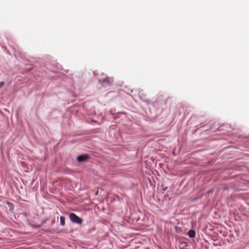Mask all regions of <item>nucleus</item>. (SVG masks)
<instances>
[{
  "instance_id": "obj_2",
  "label": "nucleus",
  "mask_w": 249,
  "mask_h": 249,
  "mask_svg": "<svg viewBox=\"0 0 249 249\" xmlns=\"http://www.w3.org/2000/svg\"><path fill=\"white\" fill-rule=\"evenodd\" d=\"M89 158V156L86 155H82L79 156H78L77 158V160L78 162H82L86 160Z\"/></svg>"
},
{
  "instance_id": "obj_1",
  "label": "nucleus",
  "mask_w": 249,
  "mask_h": 249,
  "mask_svg": "<svg viewBox=\"0 0 249 249\" xmlns=\"http://www.w3.org/2000/svg\"><path fill=\"white\" fill-rule=\"evenodd\" d=\"M71 220L75 223L80 224L82 223L83 220L76 215L75 213H71L69 215Z\"/></svg>"
},
{
  "instance_id": "obj_5",
  "label": "nucleus",
  "mask_w": 249,
  "mask_h": 249,
  "mask_svg": "<svg viewBox=\"0 0 249 249\" xmlns=\"http://www.w3.org/2000/svg\"><path fill=\"white\" fill-rule=\"evenodd\" d=\"M4 84V82H0V87H2L3 86V85Z\"/></svg>"
},
{
  "instance_id": "obj_3",
  "label": "nucleus",
  "mask_w": 249,
  "mask_h": 249,
  "mask_svg": "<svg viewBox=\"0 0 249 249\" xmlns=\"http://www.w3.org/2000/svg\"><path fill=\"white\" fill-rule=\"evenodd\" d=\"M188 234L191 238H194L196 236V232L193 230H190L189 231Z\"/></svg>"
},
{
  "instance_id": "obj_4",
  "label": "nucleus",
  "mask_w": 249,
  "mask_h": 249,
  "mask_svg": "<svg viewBox=\"0 0 249 249\" xmlns=\"http://www.w3.org/2000/svg\"><path fill=\"white\" fill-rule=\"evenodd\" d=\"M60 224L62 226H64L65 224V218L64 216H61L60 217Z\"/></svg>"
}]
</instances>
